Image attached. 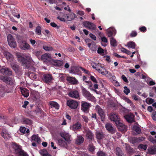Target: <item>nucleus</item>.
Returning a JSON list of instances; mask_svg holds the SVG:
<instances>
[{"mask_svg":"<svg viewBox=\"0 0 156 156\" xmlns=\"http://www.w3.org/2000/svg\"><path fill=\"white\" fill-rule=\"evenodd\" d=\"M59 134L63 139H58L57 141L58 144L61 147L66 148L68 147V144H69L71 142L70 135L68 133L65 132H60Z\"/></svg>","mask_w":156,"mask_h":156,"instance_id":"f257e3e1","label":"nucleus"},{"mask_svg":"<svg viewBox=\"0 0 156 156\" xmlns=\"http://www.w3.org/2000/svg\"><path fill=\"white\" fill-rule=\"evenodd\" d=\"M18 61L21 63L22 65L26 68H28L32 62V58L30 56H22L20 53L16 54Z\"/></svg>","mask_w":156,"mask_h":156,"instance_id":"f03ea898","label":"nucleus"},{"mask_svg":"<svg viewBox=\"0 0 156 156\" xmlns=\"http://www.w3.org/2000/svg\"><path fill=\"white\" fill-rule=\"evenodd\" d=\"M12 143V147L14 149L15 153L18 154V156H28V154L22 150L20 146L17 144L15 142Z\"/></svg>","mask_w":156,"mask_h":156,"instance_id":"7ed1b4c3","label":"nucleus"},{"mask_svg":"<svg viewBox=\"0 0 156 156\" xmlns=\"http://www.w3.org/2000/svg\"><path fill=\"white\" fill-rule=\"evenodd\" d=\"M82 93L83 95L88 100L90 101H94L95 97L85 88L83 87L82 88Z\"/></svg>","mask_w":156,"mask_h":156,"instance_id":"20e7f679","label":"nucleus"},{"mask_svg":"<svg viewBox=\"0 0 156 156\" xmlns=\"http://www.w3.org/2000/svg\"><path fill=\"white\" fill-rule=\"evenodd\" d=\"M90 105V103L85 101H82L81 102V109L84 112H88Z\"/></svg>","mask_w":156,"mask_h":156,"instance_id":"39448f33","label":"nucleus"},{"mask_svg":"<svg viewBox=\"0 0 156 156\" xmlns=\"http://www.w3.org/2000/svg\"><path fill=\"white\" fill-rule=\"evenodd\" d=\"M96 109L98 112L99 115L100 116L101 121H104V120L105 115V112L98 105L96 106Z\"/></svg>","mask_w":156,"mask_h":156,"instance_id":"423d86ee","label":"nucleus"},{"mask_svg":"<svg viewBox=\"0 0 156 156\" xmlns=\"http://www.w3.org/2000/svg\"><path fill=\"white\" fill-rule=\"evenodd\" d=\"M105 127L108 131L112 134L115 133L116 132V129L111 123H107L105 125Z\"/></svg>","mask_w":156,"mask_h":156,"instance_id":"0eeeda50","label":"nucleus"},{"mask_svg":"<svg viewBox=\"0 0 156 156\" xmlns=\"http://www.w3.org/2000/svg\"><path fill=\"white\" fill-rule=\"evenodd\" d=\"M83 26L90 30H94L96 29V25L93 23L88 21H85L83 23Z\"/></svg>","mask_w":156,"mask_h":156,"instance_id":"6e6552de","label":"nucleus"},{"mask_svg":"<svg viewBox=\"0 0 156 156\" xmlns=\"http://www.w3.org/2000/svg\"><path fill=\"white\" fill-rule=\"evenodd\" d=\"M66 104L70 108L73 109L77 108L78 105V102L74 100H68Z\"/></svg>","mask_w":156,"mask_h":156,"instance_id":"1a4fd4ad","label":"nucleus"},{"mask_svg":"<svg viewBox=\"0 0 156 156\" xmlns=\"http://www.w3.org/2000/svg\"><path fill=\"white\" fill-rule=\"evenodd\" d=\"M68 95L70 97L80 99V95L78 91L77 90H72L70 91Z\"/></svg>","mask_w":156,"mask_h":156,"instance_id":"9d476101","label":"nucleus"},{"mask_svg":"<svg viewBox=\"0 0 156 156\" xmlns=\"http://www.w3.org/2000/svg\"><path fill=\"white\" fill-rule=\"evenodd\" d=\"M110 119L115 122V124L118 123L120 121V118L118 115L113 113H112L109 116Z\"/></svg>","mask_w":156,"mask_h":156,"instance_id":"9b49d317","label":"nucleus"},{"mask_svg":"<svg viewBox=\"0 0 156 156\" xmlns=\"http://www.w3.org/2000/svg\"><path fill=\"white\" fill-rule=\"evenodd\" d=\"M42 79L45 83H50L53 80V77L51 74H46L44 75Z\"/></svg>","mask_w":156,"mask_h":156,"instance_id":"f8f14e48","label":"nucleus"},{"mask_svg":"<svg viewBox=\"0 0 156 156\" xmlns=\"http://www.w3.org/2000/svg\"><path fill=\"white\" fill-rule=\"evenodd\" d=\"M116 125L119 131L122 132H125L126 131V126L120 122H118V124L117 123Z\"/></svg>","mask_w":156,"mask_h":156,"instance_id":"ddd939ff","label":"nucleus"},{"mask_svg":"<svg viewBox=\"0 0 156 156\" xmlns=\"http://www.w3.org/2000/svg\"><path fill=\"white\" fill-rule=\"evenodd\" d=\"M85 132L87 138L89 140V141H91L94 140V135L91 130L88 129L85 130Z\"/></svg>","mask_w":156,"mask_h":156,"instance_id":"4468645a","label":"nucleus"},{"mask_svg":"<svg viewBox=\"0 0 156 156\" xmlns=\"http://www.w3.org/2000/svg\"><path fill=\"white\" fill-rule=\"evenodd\" d=\"M67 81L70 83L75 85L78 83V81L75 77L68 76L66 77Z\"/></svg>","mask_w":156,"mask_h":156,"instance_id":"2eb2a0df","label":"nucleus"},{"mask_svg":"<svg viewBox=\"0 0 156 156\" xmlns=\"http://www.w3.org/2000/svg\"><path fill=\"white\" fill-rule=\"evenodd\" d=\"M95 135L96 138L98 140H103L105 136V134L102 131H96Z\"/></svg>","mask_w":156,"mask_h":156,"instance_id":"dca6fc26","label":"nucleus"},{"mask_svg":"<svg viewBox=\"0 0 156 156\" xmlns=\"http://www.w3.org/2000/svg\"><path fill=\"white\" fill-rule=\"evenodd\" d=\"M63 16L66 18L67 20L70 21L74 19L76 17V15L74 13L70 12L68 14L64 15Z\"/></svg>","mask_w":156,"mask_h":156,"instance_id":"f3484780","label":"nucleus"},{"mask_svg":"<svg viewBox=\"0 0 156 156\" xmlns=\"http://www.w3.org/2000/svg\"><path fill=\"white\" fill-rule=\"evenodd\" d=\"M81 128V124L79 122H77L73 124L71 127V129L73 131H77L80 130Z\"/></svg>","mask_w":156,"mask_h":156,"instance_id":"a211bd4d","label":"nucleus"},{"mask_svg":"<svg viewBox=\"0 0 156 156\" xmlns=\"http://www.w3.org/2000/svg\"><path fill=\"white\" fill-rule=\"evenodd\" d=\"M148 152L150 154H156V145H154L149 147Z\"/></svg>","mask_w":156,"mask_h":156,"instance_id":"6ab92c4d","label":"nucleus"},{"mask_svg":"<svg viewBox=\"0 0 156 156\" xmlns=\"http://www.w3.org/2000/svg\"><path fill=\"white\" fill-rule=\"evenodd\" d=\"M84 140V138L82 136L78 135L77 138L75 139V143L78 145H80L83 143Z\"/></svg>","mask_w":156,"mask_h":156,"instance_id":"aec40b11","label":"nucleus"},{"mask_svg":"<svg viewBox=\"0 0 156 156\" xmlns=\"http://www.w3.org/2000/svg\"><path fill=\"white\" fill-rule=\"evenodd\" d=\"M124 117L129 122L131 123L134 121V115L133 114H128L125 115Z\"/></svg>","mask_w":156,"mask_h":156,"instance_id":"412c9836","label":"nucleus"},{"mask_svg":"<svg viewBox=\"0 0 156 156\" xmlns=\"http://www.w3.org/2000/svg\"><path fill=\"white\" fill-rule=\"evenodd\" d=\"M51 58L50 55L47 53L41 55V59L44 62H47L49 61V59Z\"/></svg>","mask_w":156,"mask_h":156,"instance_id":"4be33fe9","label":"nucleus"},{"mask_svg":"<svg viewBox=\"0 0 156 156\" xmlns=\"http://www.w3.org/2000/svg\"><path fill=\"white\" fill-rule=\"evenodd\" d=\"M20 90L22 95H23L24 97H27L29 94V90L25 88H20Z\"/></svg>","mask_w":156,"mask_h":156,"instance_id":"5701e85b","label":"nucleus"},{"mask_svg":"<svg viewBox=\"0 0 156 156\" xmlns=\"http://www.w3.org/2000/svg\"><path fill=\"white\" fill-rule=\"evenodd\" d=\"M88 46L90 49L93 51H96L97 48L96 44L94 41H92L90 44H88Z\"/></svg>","mask_w":156,"mask_h":156,"instance_id":"b1692460","label":"nucleus"},{"mask_svg":"<svg viewBox=\"0 0 156 156\" xmlns=\"http://www.w3.org/2000/svg\"><path fill=\"white\" fill-rule=\"evenodd\" d=\"M107 35L109 37H112L114 34H115V30L114 28H110L107 31Z\"/></svg>","mask_w":156,"mask_h":156,"instance_id":"393cba45","label":"nucleus"},{"mask_svg":"<svg viewBox=\"0 0 156 156\" xmlns=\"http://www.w3.org/2000/svg\"><path fill=\"white\" fill-rule=\"evenodd\" d=\"M21 48L23 50H28L30 48V46L26 42H23L21 45Z\"/></svg>","mask_w":156,"mask_h":156,"instance_id":"a878e982","label":"nucleus"},{"mask_svg":"<svg viewBox=\"0 0 156 156\" xmlns=\"http://www.w3.org/2000/svg\"><path fill=\"white\" fill-rule=\"evenodd\" d=\"M49 104L51 106V107L52 108L53 107L58 109L59 108V105L56 102L53 101H50L49 102Z\"/></svg>","mask_w":156,"mask_h":156,"instance_id":"bb28decb","label":"nucleus"},{"mask_svg":"<svg viewBox=\"0 0 156 156\" xmlns=\"http://www.w3.org/2000/svg\"><path fill=\"white\" fill-rule=\"evenodd\" d=\"M115 154L117 156H124V154L121 149L119 147L116 148Z\"/></svg>","mask_w":156,"mask_h":156,"instance_id":"cd10ccee","label":"nucleus"},{"mask_svg":"<svg viewBox=\"0 0 156 156\" xmlns=\"http://www.w3.org/2000/svg\"><path fill=\"white\" fill-rule=\"evenodd\" d=\"M101 69L99 68L98 67L97 68L95 69L98 71V72L101 73L103 75H105L107 74L108 73V71H106L104 68L100 66Z\"/></svg>","mask_w":156,"mask_h":156,"instance_id":"c85d7f7f","label":"nucleus"},{"mask_svg":"<svg viewBox=\"0 0 156 156\" xmlns=\"http://www.w3.org/2000/svg\"><path fill=\"white\" fill-rule=\"evenodd\" d=\"M11 67L16 73H18L19 70V66L16 63L12 64L11 65Z\"/></svg>","mask_w":156,"mask_h":156,"instance_id":"c756f323","label":"nucleus"},{"mask_svg":"<svg viewBox=\"0 0 156 156\" xmlns=\"http://www.w3.org/2000/svg\"><path fill=\"white\" fill-rule=\"evenodd\" d=\"M16 47V43L14 39H13L12 36L10 34V47L15 48Z\"/></svg>","mask_w":156,"mask_h":156,"instance_id":"7c9ffc66","label":"nucleus"},{"mask_svg":"<svg viewBox=\"0 0 156 156\" xmlns=\"http://www.w3.org/2000/svg\"><path fill=\"white\" fill-rule=\"evenodd\" d=\"M80 67L78 66H75L72 68L71 70V73L74 74H78L80 72Z\"/></svg>","mask_w":156,"mask_h":156,"instance_id":"2f4dec72","label":"nucleus"},{"mask_svg":"<svg viewBox=\"0 0 156 156\" xmlns=\"http://www.w3.org/2000/svg\"><path fill=\"white\" fill-rule=\"evenodd\" d=\"M23 123L25 124L30 125L32 124V121L31 120L27 118H23L22 119Z\"/></svg>","mask_w":156,"mask_h":156,"instance_id":"473e14b6","label":"nucleus"},{"mask_svg":"<svg viewBox=\"0 0 156 156\" xmlns=\"http://www.w3.org/2000/svg\"><path fill=\"white\" fill-rule=\"evenodd\" d=\"M12 15L17 18H19L20 17V14L18 13V11L16 9H14L11 11Z\"/></svg>","mask_w":156,"mask_h":156,"instance_id":"72a5a7b5","label":"nucleus"},{"mask_svg":"<svg viewBox=\"0 0 156 156\" xmlns=\"http://www.w3.org/2000/svg\"><path fill=\"white\" fill-rule=\"evenodd\" d=\"M31 139L33 141L37 142L38 143H39L41 141L40 138L36 135H33L32 136Z\"/></svg>","mask_w":156,"mask_h":156,"instance_id":"f704fd0d","label":"nucleus"},{"mask_svg":"<svg viewBox=\"0 0 156 156\" xmlns=\"http://www.w3.org/2000/svg\"><path fill=\"white\" fill-rule=\"evenodd\" d=\"M127 44L129 48H130L132 49H134L135 48L136 44L133 41L128 42Z\"/></svg>","mask_w":156,"mask_h":156,"instance_id":"c9c22d12","label":"nucleus"},{"mask_svg":"<svg viewBox=\"0 0 156 156\" xmlns=\"http://www.w3.org/2000/svg\"><path fill=\"white\" fill-rule=\"evenodd\" d=\"M97 156H108L106 152L103 151H99L97 153Z\"/></svg>","mask_w":156,"mask_h":156,"instance_id":"e433bc0d","label":"nucleus"},{"mask_svg":"<svg viewBox=\"0 0 156 156\" xmlns=\"http://www.w3.org/2000/svg\"><path fill=\"white\" fill-rule=\"evenodd\" d=\"M0 71L1 73L5 75L8 74L9 73L8 68H6L2 69Z\"/></svg>","mask_w":156,"mask_h":156,"instance_id":"4c0bfd02","label":"nucleus"},{"mask_svg":"<svg viewBox=\"0 0 156 156\" xmlns=\"http://www.w3.org/2000/svg\"><path fill=\"white\" fill-rule=\"evenodd\" d=\"M110 43L111 45L113 47H115L117 45L116 41L113 37L111 38Z\"/></svg>","mask_w":156,"mask_h":156,"instance_id":"58836bf2","label":"nucleus"},{"mask_svg":"<svg viewBox=\"0 0 156 156\" xmlns=\"http://www.w3.org/2000/svg\"><path fill=\"white\" fill-rule=\"evenodd\" d=\"M133 130L136 131L138 134H140L141 133L140 128L136 126H134L133 127Z\"/></svg>","mask_w":156,"mask_h":156,"instance_id":"ea45409f","label":"nucleus"},{"mask_svg":"<svg viewBox=\"0 0 156 156\" xmlns=\"http://www.w3.org/2000/svg\"><path fill=\"white\" fill-rule=\"evenodd\" d=\"M1 79L4 82L9 84H10V79L9 78L5 76H1Z\"/></svg>","mask_w":156,"mask_h":156,"instance_id":"a19ab883","label":"nucleus"},{"mask_svg":"<svg viewBox=\"0 0 156 156\" xmlns=\"http://www.w3.org/2000/svg\"><path fill=\"white\" fill-rule=\"evenodd\" d=\"M5 31L6 33V34L7 35H8L7 41H8V44L10 46V39H9L10 34H8L9 33V28H5Z\"/></svg>","mask_w":156,"mask_h":156,"instance_id":"79ce46f5","label":"nucleus"},{"mask_svg":"<svg viewBox=\"0 0 156 156\" xmlns=\"http://www.w3.org/2000/svg\"><path fill=\"white\" fill-rule=\"evenodd\" d=\"M41 28L40 26H38L36 29V33L37 34L39 35L41 34Z\"/></svg>","mask_w":156,"mask_h":156,"instance_id":"37998d69","label":"nucleus"},{"mask_svg":"<svg viewBox=\"0 0 156 156\" xmlns=\"http://www.w3.org/2000/svg\"><path fill=\"white\" fill-rule=\"evenodd\" d=\"M90 64L93 68L95 69H96L99 66L98 63H95L94 62H91Z\"/></svg>","mask_w":156,"mask_h":156,"instance_id":"c03bdc74","label":"nucleus"},{"mask_svg":"<svg viewBox=\"0 0 156 156\" xmlns=\"http://www.w3.org/2000/svg\"><path fill=\"white\" fill-rule=\"evenodd\" d=\"M123 88L124 89L123 92L126 95L128 94L130 92V90L127 87L125 86Z\"/></svg>","mask_w":156,"mask_h":156,"instance_id":"a18cd8bd","label":"nucleus"},{"mask_svg":"<svg viewBox=\"0 0 156 156\" xmlns=\"http://www.w3.org/2000/svg\"><path fill=\"white\" fill-rule=\"evenodd\" d=\"M39 152L42 156H44L48 153V152L46 149H44L40 150Z\"/></svg>","mask_w":156,"mask_h":156,"instance_id":"49530a36","label":"nucleus"},{"mask_svg":"<svg viewBox=\"0 0 156 156\" xmlns=\"http://www.w3.org/2000/svg\"><path fill=\"white\" fill-rule=\"evenodd\" d=\"M10 87L12 86V87L13 88L15 87V84L14 80L12 77H10Z\"/></svg>","mask_w":156,"mask_h":156,"instance_id":"de8ad7c7","label":"nucleus"},{"mask_svg":"<svg viewBox=\"0 0 156 156\" xmlns=\"http://www.w3.org/2000/svg\"><path fill=\"white\" fill-rule=\"evenodd\" d=\"M43 48L45 51H50L52 50L53 48L52 47H48L45 46H43Z\"/></svg>","mask_w":156,"mask_h":156,"instance_id":"09e8293b","label":"nucleus"},{"mask_svg":"<svg viewBox=\"0 0 156 156\" xmlns=\"http://www.w3.org/2000/svg\"><path fill=\"white\" fill-rule=\"evenodd\" d=\"M130 141L133 144H135L138 142V139L136 137H133L131 138L130 140Z\"/></svg>","mask_w":156,"mask_h":156,"instance_id":"8fccbe9b","label":"nucleus"},{"mask_svg":"<svg viewBox=\"0 0 156 156\" xmlns=\"http://www.w3.org/2000/svg\"><path fill=\"white\" fill-rule=\"evenodd\" d=\"M139 147L141 149H143L145 150L147 149V146L146 144L144 145L143 144H140L139 146Z\"/></svg>","mask_w":156,"mask_h":156,"instance_id":"3c124183","label":"nucleus"},{"mask_svg":"<svg viewBox=\"0 0 156 156\" xmlns=\"http://www.w3.org/2000/svg\"><path fill=\"white\" fill-rule=\"evenodd\" d=\"M137 35V33L135 31H132L130 34V35L131 37H135Z\"/></svg>","mask_w":156,"mask_h":156,"instance_id":"603ef678","label":"nucleus"},{"mask_svg":"<svg viewBox=\"0 0 156 156\" xmlns=\"http://www.w3.org/2000/svg\"><path fill=\"white\" fill-rule=\"evenodd\" d=\"M56 65L58 67L62 66L63 65V63L62 61L60 60H58L55 62Z\"/></svg>","mask_w":156,"mask_h":156,"instance_id":"864d4df0","label":"nucleus"},{"mask_svg":"<svg viewBox=\"0 0 156 156\" xmlns=\"http://www.w3.org/2000/svg\"><path fill=\"white\" fill-rule=\"evenodd\" d=\"M113 55L116 57L118 58H122L125 59L127 58L125 56H120L118 54L116 53H113Z\"/></svg>","mask_w":156,"mask_h":156,"instance_id":"5fc2aeb1","label":"nucleus"},{"mask_svg":"<svg viewBox=\"0 0 156 156\" xmlns=\"http://www.w3.org/2000/svg\"><path fill=\"white\" fill-rule=\"evenodd\" d=\"M139 30L142 32H145L147 31V29L146 27L143 26L140 27Z\"/></svg>","mask_w":156,"mask_h":156,"instance_id":"6e6d98bb","label":"nucleus"},{"mask_svg":"<svg viewBox=\"0 0 156 156\" xmlns=\"http://www.w3.org/2000/svg\"><path fill=\"white\" fill-rule=\"evenodd\" d=\"M97 52L98 53L102 55L104 53V50L101 47H100L98 48Z\"/></svg>","mask_w":156,"mask_h":156,"instance_id":"4d7b16f0","label":"nucleus"},{"mask_svg":"<svg viewBox=\"0 0 156 156\" xmlns=\"http://www.w3.org/2000/svg\"><path fill=\"white\" fill-rule=\"evenodd\" d=\"M20 130L21 133H25L26 132V129L24 127H21L20 128Z\"/></svg>","mask_w":156,"mask_h":156,"instance_id":"13d9d810","label":"nucleus"},{"mask_svg":"<svg viewBox=\"0 0 156 156\" xmlns=\"http://www.w3.org/2000/svg\"><path fill=\"white\" fill-rule=\"evenodd\" d=\"M5 55V56L6 58L8 60L10 59V53L9 52H6L4 53Z\"/></svg>","mask_w":156,"mask_h":156,"instance_id":"bf43d9fd","label":"nucleus"},{"mask_svg":"<svg viewBox=\"0 0 156 156\" xmlns=\"http://www.w3.org/2000/svg\"><path fill=\"white\" fill-rule=\"evenodd\" d=\"M89 149L91 151H94L95 148L93 145L90 144L89 146Z\"/></svg>","mask_w":156,"mask_h":156,"instance_id":"052dcab7","label":"nucleus"},{"mask_svg":"<svg viewBox=\"0 0 156 156\" xmlns=\"http://www.w3.org/2000/svg\"><path fill=\"white\" fill-rule=\"evenodd\" d=\"M121 77L122 79L126 83H128L129 82L128 80L124 75H122Z\"/></svg>","mask_w":156,"mask_h":156,"instance_id":"680f3d73","label":"nucleus"},{"mask_svg":"<svg viewBox=\"0 0 156 156\" xmlns=\"http://www.w3.org/2000/svg\"><path fill=\"white\" fill-rule=\"evenodd\" d=\"M149 140L153 144H156V140L154 139L152 136L150 137Z\"/></svg>","mask_w":156,"mask_h":156,"instance_id":"e2e57ef3","label":"nucleus"},{"mask_svg":"<svg viewBox=\"0 0 156 156\" xmlns=\"http://www.w3.org/2000/svg\"><path fill=\"white\" fill-rule=\"evenodd\" d=\"M41 53L42 51H37L34 52V54L37 57L40 56Z\"/></svg>","mask_w":156,"mask_h":156,"instance_id":"0e129e2a","label":"nucleus"},{"mask_svg":"<svg viewBox=\"0 0 156 156\" xmlns=\"http://www.w3.org/2000/svg\"><path fill=\"white\" fill-rule=\"evenodd\" d=\"M41 111L42 110L41 108L38 107L36 108L34 112H35V113H41Z\"/></svg>","mask_w":156,"mask_h":156,"instance_id":"69168bd1","label":"nucleus"},{"mask_svg":"<svg viewBox=\"0 0 156 156\" xmlns=\"http://www.w3.org/2000/svg\"><path fill=\"white\" fill-rule=\"evenodd\" d=\"M82 117L84 121L86 122H87L88 121V119L87 116L85 115H82Z\"/></svg>","mask_w":156,"mask_h":156,"instance_id":"338daca9","label":"nucleus"},{"mask_svg":"<svg viewBox=\"0 0 156 156\" xmlns=\"http://www.w3.org/2000/svg\"><path fill=\"white\" fill-rule=\"evenodd\" d=\"M152 117L154 120L156 121V112L153 113Z\"/></svg>","mask_w":156,"mask_h":156,"instance_id":"774afa93","label":"nucleus"}]
</instances>
